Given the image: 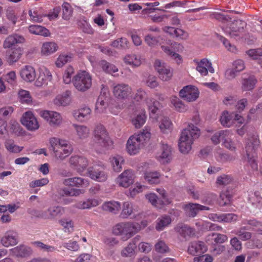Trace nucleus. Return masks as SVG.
<instances>
[{
	"instance_id": "obj_1",
	"label": "nucleus",
	"mask_w": 262,
	"mask_h": 262,
	"mask_svg": "<svg viewBox=\"0 0 262 262\" xmlns=\"http://www.w3.org/2000/svg\"><path fill=\"white\" fill-rule=\"evenodd\" d=\"M150 128L146 126L138 134L131 136L126 143V149L130 155L138 154L149 140L151 136Z\"/></svg>"
},
{
	"instance_id": "obj_2",
	"label": "nucleus",
	"mask_w": 262,
	"mask_h": 262,
	"mask_svg": "<svg viewBox=\"0 0 262 262\" xmlns=\"http://www.w3.org/2000/svg\"><path fill=\"white\" fill-rule=\"evenodd\" d=\"M93 141L94 148L99 153L111 148L113 145L107 130L102 125H98L95 128L93 132Z\"/></svg>"
},
{
	"instance_id": "obj_3",
	"label": "nucleus",
	"mask_w": 262,
	"mask_h": 262,
	"mask_svg": "<svg viewBox=\"0 0 262 262\" xmlns=\"http://www.w3.org/2000/svg\"><path fill=\"white\" fill-rule=\"evenodd\" d=\"M200 135V129L193 124H189L184 129L179 139L180 151L183 154H188L191 149L193 141Z\"/></svg>"
},
{
	"instance_id": "obj_4",
	"label": "nucleus",
	"mask_w": 262,
	"mask_h": 262,
	"mask_svg": "<svg viewBox=\"0 0 262 262\" xmlns=\"http://www.w3.org/2000/svg\"><path fill=\"white\" fill-rule=\"evenodd\" d=\"M248 135L245 146L247 162L253 171H257L258 167L255 152L259 146L260 141L257 134Z\"/></svg>"
},
{
	"instance_id": "obj_5",
	"label": "nucleus",
	"mask_w": 262,
	"mask_h": 262,
	"mask_svg": "<svg viewBox=\"0 0 262 262\" xmlns=\"http://www.w3.org/2000/svg\"><path fill=\"white\" fill-rule=\"evenodd\" d=\"M141 230L140 225L136 222H124L117 224L113 229V233L121 236L123 241H126Z\"/></svg>"
},
{
	"instance_id": "obj_6",
	"label": "nucleus",
	"mask_w": 262,
	"mask_h": 262,
	"mask_svg": "<svg viewBox=\"0 0 262 262\" xmlns=\"http://www.w3.org/2000/svg\"><path fill=\"white\" fill-rule=\"evenodd\" d=\"M72 82L74 87L80 92H85L92 85V77L86 71H79L73 77Z\"/></svg>"
},
{
	"instance_id": "obj_7",
	"label": "nucleus",
	"mask_w": 262,
	"mask_h": 262,
	"mask_svg": "<svg viewBox=\"0 0 262 262\" xmlns=\"http://www.w3.org/2000/svg\"><path fill=\"white\" fill-rule=\"evenodd\" d=\"M133 99L137 102H145L148 106L151 117H152V115H155L157 113L158 108L156 104L157 102L152 97H148L147 93L143 89L141 88L138 89L137 90Z\"/></svg>"
},
{
	"instance_id": "obj_8",
	"label": "nucleus",
	"mask_w": 262,
	"mask_h": 262,
	"mask_svg": "<svg viewBox=\"0 0 262 262\" xmlns=\"http://www.w3.org/2000/svg\"><path fill=\"white\" fill-rule=\"evenodd\" d=\"M105 169V167L104 165H94L88 169V176L96 181L104 182L107 179V174Z\"/></svg>"
},
{
	"instance_id": "obj_9",
	"label": "nucleus",
	"mask_w": 262,
	"mask_h": 262,
	"mask_svg": "<svg viewBox=\"0 0 262 262\" xmlns=\"http://www.w3.org/2000/svg\"><path fill=\"white\" fill-rule=\"evenodd\" d=\"M244 25V23L241 20L232 21L230 19L226 25L222 26V28L226 34L232 37L237 36L239 32L243 31Z\"/></svg>"
},
{
	"instance_id": "obj_10",
	"label": "nucleus",
	"mask_w": 262,
	"mask_h": 262,
	"mask_svg": "<svg viewBox=\"0 0 262 262\" xmlns=\"http://www.w3.org/2000/svg\"><path fill=\"white\" fill-rule=\"evenodd\" d=\"M161 48L167 55L174 60L178 63L182 61L181 56L177 53V52L181 51L183 49V47L181 44L172 42L169 46L162 45Z\"/></svg>"
},
{
	"instance_id": "obj_11",
	"label": "nucleus",
	"mask_w": 262,
	"mask_h": 262,
	"mask_svg": "<svg viewBox=\"0 0 262 262\" xmlns=\"http://www.w3.org/2000/svg\"><path fill=\"white\" fill-rule=\"evenodd\" d=\"M154 67L159 74L160 78L163 81H168L172 77L171 69L164 62L157 59L155 60Z\"/></svg>"
},
{
	"instance_id": "obj_12",
	"label": "nucleus",
	"mask_w": 262,
	"mask_h": 262,
	"mask_svg": "<svg viewBox=\"0 0 262 262\" xmlns=\"http://www.w3.org/2000/svg\"><path fill=\"white\" fill-rule=\"evenodd\" d=\"M40 115L48 122L50 126L53 127L59 126L62 122V116L56 112L43 111L40 112Z\"/></svg>"
},
{
	"instance_id": "obj_13",
	"label": "nucleus",
	"mask_w": 262,
	"mask_h": 262,
	"mask_svg": "<svg viewBox=\"0 0 262 262\" xmlns=\"http://www.w3.org/2000/svg\"><path fill=\"white\" fill-rule=\"evenodd\" d=\"M135 178L133 170L126 169L118 176L116 179V182L121 187L127 188L133 184Z\"/></svg>"
},
{
	"instance_id": "obj_14",
	"label": "nucleus",
	"mask_w": 262,
	"mask_h": 262,
	"mask_svg": "<svg viewBox=\"0 0 262 262\" xmlns=\"http://www.w3.org/2000/svg\"><path fill=\"white\" fill-rule=\"evenodd\" d=\"M69 162L70 166L80 174L84 171L89 164V161L85 157L78 155L71 156Z\"/></svg>"
},
{
	"instance_id": "obj_15",
	"label": "nucleus",
	"mask_w": 262,
	"mask_h": 262,
	"mask_svg": "<svg viewBox=\"0 0 262 262\" xmlns=\"http://www.w3.org/2000/svg\"><path fill=\"white\" fill-rule=\"evenodd\" d=\"M64 213V209L60 206H50L47 210L38 211L36 216L45 219H54L56 216H61Z\"/></svg>"
},
{
	"instance_id": "obj_16",
	"label": "nucleus",
	"mask_w": 262,
	"mask_h": 262,
	"mask_svg": "<svg viewBox=\"0 0 262 262\" xmlns=\"http://www.w3.org/2000/svg\"><path fill=\"white\" fill-rule=\"evenodd\" d=\"M139 213V208L129 202H125L122 206V211L120 216L123 219L135 218Z\"/></svg>"
},
{
	"instance_id": "obj_17",
	"label": "nucleus",
	"mask_w": 262,
	"mask_h": 262,
	"mask_svg": "<svg viewBox=\"0 0 262 262\" xmlns=\"http://www.w3.org/2000/svg\"><path fill=\"white\" fill-rule=\"evenodd\" d=\"M21 122L23 125L31 131L38 129L39 125L36 118L31 112H27L24 114Z\"/></svg>"
},
{
	"instance_id": "obj_18",
	"label": "nucleus",
	"mask_w": 262,
	"mask_h": 262,
	"mask_svg": "<svg viewBox=\"0 0 262 262\" xmlns=\"http://www.w3.org/2000/svg\"><path fill=\"white\" fill-rule=\"evenodd\" d=\"M180 96L187 101L192 102L199 97V91L193 85H187L180 91Z\"/></svg>"
},
{
	"instance_id": "obj_19",
	"label": "nucleus",
	"mask_w": 262,
	"mask_h": 262,
	"mask_svg": "<svg viewBox=\"0 0 262 262\" xmlns=\"http://www.w3.org/2000/svg\"><path fill=\"white\" fill-rule=\"evenodd\" d=\"M62 184L71 188H86L89 186V181L79 177H75L64 179L62 181Z\"/></svg>"
},
{
	"instance_id": "obj_20",
	"label": "nucleus",
	"mask_w": 262,
	"mask_h": 262,
	"mask_svg": "<svg viewBox=\"0 0 262 262\" xmlns=\"http://www.w3.org/2000/svg\"><path fill=\"white\" fill-rule=\"evenodd\" d=\"M132 93V88L127 84H118L113 88V94L114 96L119 99H126Z\"/></svg>"
},
{
	"instance_id": "obj_21",
	"label": "nucleus",
	"mask_w": 262,
	"mask_h": 262,
	"mask_svg": "<svg viewBox=\"0 0 262 262\" xmlns=\"http://www.w3.org/2000/svg\"><path fill=\"white\" fill-rule=\"evenodd\" d=\"M1 243L5 247L16 245L18 243V235L13 230L7 231L1 238Z\"/></svg>"
},
{
	"instance_id": "obj_22",
	"label": "nucleus",
	"mask_w": 262,
	"mask_h": 262,
	"mask_svg": "<svg viewBox=\"0 0 262 262\" xmlns=\"http://www.w3.org/2000/svg\"><path fill=\"white\" fill-rule=\"evenodd\" d=\"M108 95L107 89L103 86L96 103L95 110L97 113H103L106 108Z\"/></svg>"
},
{
	"instance_id": "obj_23",
	"label": "nucleus",
	"mask_w": 262,
	"mask_h": 262,
	"mask_svg": "<svg viewBox=\"0 0 262 262\" xmlns=\"http://www.w3.org/2000/svg\"><path fill=\"white\" fill-rule=\"evenodd\" d=\"M25 41L26 39L23 35L14 33L5 38L3 42V48L5 49H12L16 45L23 43Z\"/></svg>"
},
{
	"instance_id": "obj_24",
	"label": "nucleus",
	"mask_w": 262,
	"mask_h": 262,
	"mask_svg": "<svg viewBox=\"0 0 262 262\" xmlns=\"http://www.w3.org/2000/svg\"><path fill=\"white\" fill-rule=\"evenodd\" d=\"M174 230L180 238L187 240L195 234V230L189 226L183 224H178L175 227Z\"/></svg>"
},
{
	"instance_id": "obj_25",
	"label": "nucleus",
	"mask_w": 262,
	"mask_h": 262,
	"mask_svg": "<svg viewBox=\"0 0 262 262\" xmlns=\"http://www.w3.org/2000/svg\"><path fill=\"white\" fill-rule=\"evenodd\" d=\"M197 66L196 70L199 73L203 76L207 75L208 72L211 73H214V70L212 67L211 62L207 58H203L199 61L196 59L194 60Z\"/></svg>"
},
{
	"instance_id": "obj_26",
	"label": "nucleus",
	"mask_w": 262,
	"mask_h": 262,
	"mask_svg": "<svg viewBox=\"0 0 262 262\" xmlns=\"http://www.w3.org/2000/svg\"><path fill=\"white\" fill-rule=\"evenodd\" d=\"M38 71L39 74L35 82V85L40 87L47 84L48 81H51L52 76L49 70L45 67L40 68Z\"/></svg>"
},
{
	"instance_id": "obj_27",
	"label": "nucleus",
	"mask_w": 262,
	"mask_h": 262,
	"mask_svg": "<svg viewBox=\"0 0 262 262\" xmlns=\"http://www.w3.org/2000/svg\"><path fill=\"white\" fill-rule=\"evenodd\" d=\"M11 106L4 107L0 108V133L4 134L6 132L7 122L6 119L13 112Z\"/></svg>"
},
{
	"instance_id": "obj_28",
	"label": "nucleus",
	"mask_w": 262,
	"mask_h": 262,
	"mask_svg": "<svg viewBox=\"0 0 262 262\" xmlns=\"http://www.w3.org/2000/svg\"><path fill=\"white\" fill-rule=\"evenodd\" d=\"M186 214L190 217H194L200 210H209L208 207L196 203H188L183 207Z\"/></svg>"
},
{
	"instance_id": "obj_29",
	"label": "nucleus",
	"mask_w": 262,
	"mask_h": 262,
	"mask_svg": "<svg viewBox=\"0 0 262 262\" xmlns=\"http://www.w3.org/2000/svg\"><path fill=\"white\" fill-rule=\"evenodd\" d=\"M207 251L205 243L200 241L191 242L188 246L187 251L192 255H195L204 253Z\"/></svg>"
},
{
	"instance_id": "obj_30",
	"label": "nucleus",
	"mask_w": 262,
	"mask_h": 262,
	"mask_svg": "<svg viewBox=\"0 0 262 262\" xmlns=\"http://www.w3.org/2000/svg\"><path fill=\"white\" fill-rule=\"evenodd\" d=\"M91 112L92 111L90 107L84 106L74 111L73 116L77 121L83 122L90 119Z\"/></svg>"
},
{
	"instance_id": "obj_31",
	"label": "nucleus",
	"mask_w": 262,
	"mask_h": 262,
	"mask_svg": "<svg viewBox=\"0 0 262 262\" xmlns=\"http://www.w3.org/2000/svg\"><path fill=\"white\" fill-rule=\"evenodd\" d=\"M209 218L214 222L228 223L236 221L237 219V216L233 213L221 214L212 213L209 215Z\"/></svg>"
},
{
	"instance_id": "obj_32",
	"label": "nucleus",
	"mask_w": 262,
	"mask_h": 262,
	"mask_svg": "<svg viewBox=\"0 0 262 262\" xmlns=\"http://www.w3.org/2000/svg\"><path fill=\"white\" fill-rule=\"evenodd\" d=\"M57 151L54 154L56 158L58 160H63L72 152L73 147L66 140L64 145L61 146Z\"/></svg>"
},
{
	"instance_id": "obj_33",
	"label": "nucleus",
	"mask_w": 262,
	"mask_h": 262,
	"mask_svg": "<svg viewBox=\"0 0 262 262\" xmlns=\"http://www.w3.org/2000/svg\"><path fill=\"white\" fill-rule=\"evenodd\" d=\"M101 203V200L95 198H90L84 201L78 202L75 207L79 209H87L98 206Z\"/></svg>"
},
{
	"instance_id": "obj_34",
	"label": "nucleus",
	"mask_w": 262,
	"mask_h": 262,
	"mask_svg": "<svg viewBox=\"0 0 262 262\" xmlns=\"http://www.w3.org/2000/svg\"><path fill=\"white\" fill-rule=\"evenodd\" d=\"M21 77L26 81H33L36 77L35 69L31 66H25L20 72Z\"/></svg>"
},
{
	"instance_id": "obj_35",
	"label": "nucleus",
	"mask_w": 262,
	"mask_h": 262,
	"mask_svg": "<svg viewBox=\"0 0 262 262\" xmlns=\"http://www.w3.org/2000/svg\"><path fill=\"white\" fill-rule=\"evenodd\" d=\"M6 54L7 62L9 64H12L20 58L23 54V50L21 48L18 47L7 51Z\"/></svg>"
},
{
	"instance_id": "obj_36",
	"label": "nucleus",
	"mask_w": 262,
	"mask_h": 262,
	"mask_svg": "<svg viewBox=\"0 0 262 262\" xmlns=\"http://www.w3.org/2000/svg\"><path fill=\"white\" fill-rule=\"evenodd\" d=\"M12 255L16 257H24L31 254V249L24 245H20L10 249Z\"/></svg>"
},
{
	"instance_id": "obj_37",
	"label": "nucleus",
	"mask_w": 262,
	"mask_h": 262,
	"mask_svg": "<svg viewBox=\"0 0 262 262\" xmlns=\"http://www.w3.org/2000/svg\"><path fill=\"white\" fill-rule=\"evenodd\" d=\"M161 153L158 156L159 161L163 163H168L171 159V147L167 144L162 143Z\"/></svg>"
},
{
	"instance_id": "obj_38",
	"label": "nucleus",
	"mask_w": 262,
	"mask_h": 262,
	"mask_svg": "<svg viewBox=\"0 0 262 262\" xmlns=\"http://www.w3.org/2000/svg\"><path fill=\"white\" fill-rule=\"evenodd\" d=\"M71 92L67 90L61 95H57L55 98L54 102L56 105L67 106L71 101Z\"/></svg>"
},
{
	"instance_id": "obj_39",
	"label": "nucleus",
	"mask_w": 262,
	"mask_h": 262,
	"mask_svg": "<svg viewBox=\"0 0 262 262\" xmlns=\"http://www.w3.org/2000/svg\"><path fill=\"white\" fill-rule=\"evenodd\" d=\"M58 49L57 44L54 41H47L42 43L41 53L43 55L48 56L56 52Z\"/></svg>"
},
{
	"instance_id": "obj_40",
	"label": "nucleus",
	"mask_w": 262,
	"mask_h": 262,
	"mask_svg": "<svg viewBox=\"0 0 262 262\" xmlns=\"http://www.w3.org/2000/svg\"><path fill=\"white\" fill-rule=\"evenodd\" d=\"M142 60L140 56L134 54H127L123 58L124 62L133 68L139 67L142 62Z\"/></svg>"
},
{
	"instance_id": "obj_41",
	"label": "nucleus",
	"mask_w": 262,
	"mask_h": 262,
	"mask_svg": "<svg viewBox=\"0 0 262 262\" xmlns=\"http://www.w3.org/2000/svg\"><path fill=\"white\" fill-rule=\"evenodd\" d=\"M227 240L228 237L226 235L214 233L208 235L206 238V242L211 245L224 243Z\"/></svg>"
},
{
	"instance_id": "obj_42",
	"label": "nucleus",
	"mask_w": 262,
	"mask_h": 262,
	"mask_svg": "<svg viewBox=\"0 0 262 262\" xmlns=\"http://www.w3.org/2000/svg\"><path fill=\"white\" fill-rule=\"evenodd\" d=\"M102 209L114 214L118 213L121 208L120 202L115 201L106 202L102 206Z\"/></svg>"
},
{
	"instance_id": "obj_43",
	"label": "nucleus",
	"mask_w": 262,
	"mask_h": 262,
	"mask_svg": "<svg viewBox=\"0 0 262 262\" xmlns=\"http://www.w3.org/2000/svg\"><path fill=\"white\" fill-rule=\"evenodd\" d=\"M72 126L75 131V135L78 139L83 140L89 136L90 129L87 126L77 124H73Z\"/></svg>"
},
{
	"instance_id": "obj_44",
	"label": "nucleus",
	"mask_w": 262,
	"mask_h": 262,
	"mask_svg": "<svg viewBox=\"0 0 262 262\" xmlns=\"http://www.w3.org/2000/svg\"><path fill=\"white\" fill-rule=\"evenodd\" d=\"M28 30L31 34L34 35L43 37H49L51 35L50 31L48 29L39 25H30L28 27Z\"/></svg>"
},
{
	"instance_id": "obj_45",
	"label": "nucleus",
	"mask_w": 262,
	"mask_h": 262,
	"mask_svg": "<svg viewBox=\"0 0 262 262\" xmlns=\"http://www.w3.org/2000/svg\"><path fill=\"white\" fill-rule=\"evenodd\" d=\"M257 82V80L255 77L251 75L248 78H244L241 81V88L243 91H250L252 90Z\"/></svg>"
},
{
	"instance_id": "obj_46",
	"label": "nucleus",
	"mask_w": 262,
	"mask_h": 262,
	"mask_svg": "<svg viewBox=\"0 0 262 262\" xmlns=\"http://www.w3.org/2000/svg\"><path fill=\"white\" fill-rule=\"evenodd\" d=\"M58 192L60 196H77L84 193V190L81 189H76L70 187H63L60 188Z\"/></svg>"
},
{
	"instance_id": "obj_47",
	"label": "nucleus",
	"mask_w": 262,
	"mask_h": 262,
	"mask_svg": "<svg viewBox=\"0 0 262 262\" xmlns=\"http://www.w3.org/2000/svg\"><path fill=\"white\" fill-rule=\"evenodd\" d=\"M234 113H229L227 111L222 113L220 117V122L222 125L229 127L234 124Z\"/></svg>"
},
{
	"instance_id": "obj_48",
	"label": "nucleus",
	"mask_w": 262,
	"mask_h": 262,
	"mask_svg": "<svg viewBox=\"0 0 262 262\" xmlns=\"http://www.w3.org/2000/svg\"><path fill=\"white\" fill-rule=\"evenodd\" d=\"M110 162L114 171L120 172L122 169V165L124 163L123 157L120 155H115L110 158Z\"/></svg>"
},
{
	"instance_id": "obj_49",
	"label": "nucleus",
	"mask_w": 262,
	"mask_h": 262,
	"mask_svg": "<svg viewBox=\"0 0 262 262\" xmlns=\"http://www.w3.org/2000/svg\"><path fill=\"white\" fill-rule=\"evenodd\" d=\"M156 223V229L158 231H161L171 223V219L170 216L164 215L159 217Z\"/></svg>"
},
{
	"instance_id": "obj_50",
	"label": "nucleus",
	"mask_w": 262,
	"mask_h": 262,
	"mask_svg": "<svg viewBox=\"0 0 262 262\" xmlns=\"http://www.w3.org/2000/svg\"><path fill=\"white\" fill-rule=\"evenodd\" d=\"M243 225H249L250 228L255 231L258 234L262 235V222L255 219L244 220L242 221Z\"/></svg>"
},
{
	"instance_id": "obj_51",
	"label": "nucleus",
	"mask_w": 262,
	"mask_h": 262,
	"mask_svg": "<svg viewBox=\"0 0 262 262\" xmlns=\"http://www.w3.org/2000/svg\"><path fill=\"white\" fill-rule=\"evenodd\" d=\"M66 140L53 137L49 139V143L50 149L52 150L54 154L57 152V150L60 148L61 146H63Z\"/></svg>"
},
{
	"instance_id": "obj_52",
	"label": "nucleus",
	"mask_w": 262,
	"mask_h": 262,
	"mask_svg": "<svg viewBox=\"0 0 262 262\" xmlns=\"http://www.w3.org/2000/svg\"><path fill=\"white\" fill-rule=\"evenodd\" d=\"M230 135V130H220L213 135L211 140L213 144L216 145L220 143L221 140L223 141L225 137H228Z\"/></svg>"
},
{
	"instance_id": "obj_53",
	"label": "nucleus",
	"mask_w": 262,
	"mask_h": 262,
	"mask_svg": "<svg viewBox=\"0 0 262 262\" xmlns=\"http://www.w3.org/2000/svg\"><path fill=\"white\" fill-rule=\"evenodd\" d=\"M160 174L158 171H147L144 173L145 180L150 184L160 182Z\"/></svg>"
},
{
	"instance_id": "obj_54",
	"label": "nucleus",
	"mask_w": 262,
	"mask_h": 262,
	"mask_svg": "<svg viewBox=\"0 0 262 262\" xmlns=\"http://www.w3.org/2000/svg\"><path fill=\"white\" fill-rule=\"evenodd\" d=\"M246 230V227H242L237 230H232L231 233L237 235L242 241H246L250 239L252 236V233Z\"/></svg>"
},
{
	"instance_id": "obj_55",
	"label": "nucleus",
	"mask_w": 262,
	"mask_h": 262,
	"mask_svg": "<svg viewBox=\"0 0 262 262\" xmlns=\"http://www.w3.org/2000/svg\"><path fill=\"white\" fill-rule=\"evenodd\" d=\"M136 246L134 242H130L121 252V255L123 257H130L135 254Z\"/></svg>"
},
{
	"instance_id": "obj_56",
	"label": "nucleus",
	"mask_w": 262,
	"mask_h": 262,
	"mask_svg": "<svg viewBox=\"0 0 262 262\" xmlns=\"http://www.w3.org/2000/svg\"><path fill=\"white\" fill-rule=\"evenodd\" d=\"M146 119L145 113H141L133 117L131 122L136 128H140L144 124Z\"/></svg>"
},
{
	"instance_id": "obj_57",
	"label": "nucleus",
	"mask_w": 262,
	"mask_h": 262,
	"mask_svg": "<svg viewBox=\"0 0 262 262\" xmlns=\"http://www.w3.org/2000/svg\"><path fill=\"white\" fill-rule=\"evenodd\" d=\"M159 128L163 134H168L172 130V124L168 117H164L160 123Z\"/></svg>"
},
{
	"instance_id": "obj_58",
	"label": "nucleus",
	"mask_w": 262,
	"mask_h": 262,
	"mask_svg": "<svg viewBox=\"0 0 262 262\" xmlns=\"http://www.w3.org/2000/svg\"><path fill=\"white\" fill-rule=\"evenodd\" d=\"M7 150L10 152L17 154L20 152L24 148L23 146H19L15 144L13 140H7L5 143Z\"/></svg>"
},
{
	"instance_id": "obj_59",
	"label": "nucleus",
	"mask_w": 262,
	"mask_h": 262,
	"mask_svg": "<svg viewBox=\"0 0 262 262\" xmlns=\"http://www.w3.org/2000/svg\"><path fill=\"white\" fill-rule=\"evenodd\" d=\"M99 65L103 71L108 74H112L118 71V68L114 64L104 60L100 61Z\"/></svg>"
},
{
	"instance_id": "obj_60",
	"label": "nucleus",
	"mask_w": 262,
	"mask_h": 262,
	"mask_svg": "<svg viewBox=\"0 0 262 262\" xmlns=\"http://www.w3.org/2000/svg\"><path fill=\"white\" fill-rule=\"evenodd\" d=\"M73 58L72 54H62L59 55L57 58L55 64L58 68L62 67L65 64L70 62Z\"/></svg>"
},
{
	"instance_id": "obj_61",
	"label": "nucleus",
	"mask_w": 262,
	"mask_h": 262,
	"mask_svg": "<svg viewBox=\"0 0 262 262\" xmlns=\"http://www.w3.org/2000/svg\"><path fill=\"white\" fill-rule=\"evenodd\" d=\"M233 181V179L231 176L223 174L217 177L216 184L220 186H226L231 183Z\"/></svg>"
},
{
	"instance_id": "obj_62",
	"label": "nucleus",
	"mask_w": 262,
	"mask_h": 262,
	"mask_svg": "<svg viewBox=\"0 0 262 262\" xmlns=\"http://www.w3.org/2000/svg\"><path fill=\"white\" fill-rule=\"evenodd\" d=\"M171 103L174 106L175 109L179 112H185L187 110V106L176 96L171 97Z\"/></svg>"
},
{
	"instance_id": "obj_63",
	"label": "nucleus",
	"mask_w": 262,
	"mask_h": 262,
	"mask_svg": "<svg viewBox=\"0 0 262 262\" xmlns=\"http://www.w3.org/2000/svg\"><path fill=\"white\" fill-rule=\"evenodd\" d=\"M129 45V41L124 37L119 38L111 43V46L114 48L123 49L128 48Z\"/></svg>"
},
{
	"instance_id": "obj_64",
	"label": "nucleus",
	"mask_w": 262,
	"mask_h": 262,
	"mask_svg": "<svg viewBox=\"0 0 262 262\" xmlns=\"http://www.w3.org/2000/svg\"><path fill=\"white\" fill-rule=\"evenodd\" d=\"M210 16L211 18L221 22L223 24L222 26L226 25L227 23L231 19L229 15H225L224 13L220 12H213Z\"/></svg>"
}]
</instances>
